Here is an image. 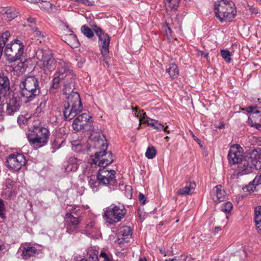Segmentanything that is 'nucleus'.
<instances>
[{
	"label": "nucleus",
	"mask_w": 261,
	"mask_h": 261,
	"mask_svg": "<svg viewBox=\"0 0 261 261\" xmlns=\"http://www.w3.org/2000/svg\"><path fill=\"white\" fill-rule=\"evenodd\" d=\"M160 251V252H161L162 254H164V255H165V256L166 255V253H165V250H163V249H161Z\"/></svg>",
	"instance_id": "680f3d73"
},
{
	"label": "nucleus",
	"mask_w": 261,
	"mask_h": 261,
	"mask_svg": "<svg viewBox=\"0 0 261 261\" xmlns=\"http://www.w3.org/2000/svg\"><path fill=\"white\" fill-rule=\"evenodd\" d=\"M232 208H233V205H232V203L230 202H229V201L224 203L221 206L222 211L225 212V213L230 212L231 211Z\"/></svg>",
	"instance_id": "ea45409f"
},
{
	"label": "nucleus",
	"mask_w": 261,
	"mask_h": 261,
	"mask_svg": "<svg viewBox=\"0 0 261 261\" xmlns=\"http://www.w3.org/2000/svg\"><path fill=\"white\" fill-rule=\"evenodd\" d=\"M165 261H174V258H172V259H166Z\"/></svg>",
	"instance_id": "0e129e2a"
},
{
	"label": "nucleus",
	"mask_w": 261,
	"mask_h": 261,
	"mask_svg": "<svg viewBox=\"0 0 261 261\" xmlns=\"http://www.w3.org/2000/svg\"><path fill=\"white\" fill-rule=\"evenodd\" d=\"M261 113V110H256L254 112L251 114L248 118V123L251 127H253L261 130V115L259 113Z\"/></svg>",
	"instance_id": "aec40b11"
},
{
	"label": "nucleus",
	"mask_w": 261,
	"mask_h": 261,
	"mask_svg": "<svg viewBox=\"0 0 261 261\" xmlns=\"http://www.w3.org/2000/svg\"><path fill=\"white\" fill-rule=\"evenodd\" d=\"M212 195L214 201L216 203L225 200L227 197L226 192L220 185L213 188Z\"/></svg>",
	"instance_id": "a211bd4d"
},
{
	"label": "nucleus",
	"mask_w": 261,
	"mask_h": 261,
	"mask_svg": "<svg viewBox=\"0 0 261 261\" xmlns=\"http://www.w3.org/2000/svg\"><path fill=\"white\" fill-rule=\"evenodd\" d=\"M47 5H48V6H51L52 4H51L50 3L48 2L47 3Z\"/></svg>",
	"instance_id": "774afa93"
},
{
	"label": "nucleus",
	"mask_w": 261,
	"mask_h": 261,
	"mask_svg": "<svg viewBox=\"0 0 261 261\" xmlns=\"http://www.w3.org/2000/svg\"><path fill=\"white\" fill-rule=\"evenodd\" d=\"M30 118H27L23 115L19 116L17 118V122L19 124H25L29 120Z\"/></svg>",
	"instance_id": "c03bdc74"
},
{
	"label": "nucleus",
	"mask_w": 261,
	"mask_h": 261,
	"mask_svg": "<svg viewBox=\"0 0 261 261\" xmlns=\"http://www.w3.org/2000/svg\"><path fill=\"white\" fill-rule=\"evenodd\" d=\"M36 55L39 61L40 68L46 73L53 71L58 65V62L57 63L50 49H39L36 51Z\"/></svg>",
	"instance_id": "1a4fd4ad"
},
{
	"label": "nucleus",
	"mask_w": 261,
	"mask_h": 261,
	"mask_svg": "<svg viewBox=\"0 0 261 261\" xmlns=\"http://www.w3.org/2000/svg\"><path fill=\"white\" fill-rule=\"evenodd\" d=\"M74 77L75 75L73 71L70 69V64L63 60H60L58 63L57 70L54 74L49 92L55 93L56 90L60 87V84L63 81L71 79Z\"/></svg>",
	"instance_id": "39448f33"
},
{
	"label": "nucleus",
	"mask_w": 261,
	"mask_h": 261,
	"mask_svg": "<svg viewBox=\"0 0 261 261\" xmlns=\"http://www.w3.org/2000/svg\"><path fill=\"white\" fill-rule=\"evenodd\" d=\"M51 147L55 150L58 149L61 147V144L59 142V140L54 139L51 143Z\"/></svg>",
	"instance_id": "49530a36"
},
{
	"label": "nucleus",
	"mask_w": 261,
	"mask_h": 261,
	"mask_svg": "<svg viewBox=\"0 0 261 261\" xmlns=\"http://www.w3.org/2000/svg\"><path fill=\"white\" fill-rule=\"evenodd\" d=\"M256 108L253 106H249L245 108V110L249 113H253L256 110Z\"/></svg>",
	"instance_id": "603ef678"
},
{
	"label": "nucleus",
	"mask_w": 261,
	"mask_h": 261,
	"mask_svg": "<svg viewBox=\"0 0 261 261\" xmlns=\"http://www.w3.org/2000/svg\"><path fill=\"white\" fill-rule=\"evenodd\" d=\"M89 185L90 188L92 189L93 191L97 192L98 190V181L96 179V176L92 175L89 177Z\"/></svg>",
	"instance_id": "7c9ffc66"
},
{
	"label": "nucleus",
	"mask_w": 261,
	"mask_h": 261,
	"mask_svg": "<svg viewBox=\"0 0 261 261\" xmlns=\"http://www.w3.org/2000/svg\"><path fill=\"white\" fill-rule=\"evenodd\" d=\"M82 163V160L79 159L75 156H71L68 160V164L65 169L66 172L76 171Z\"/></svg>",
	"instance_id": "b1692460"
},
{
	"label": "nucleus",
	"mask_w": 261,
	"mask_h": 261,
	"mask_svg": "<svg viewBox=\"0 0 261 261\" xmlns=\"http://www.w3.org/2000/svg\"><path fill=\"white\" fill-rule=\"evenodd\" d=\"M81 3L87 6H92L94 5V2H90L89 0H82Z\"/></svg>",
	"instance_id": "864d4df0"
},
{
	"label": "nucleus",
	"mask_w": 261,
	"mask_h": 261,
	"mask_svg": "<svg viewBox=\"0 0 261 261\" xmlns=\"http://www.w3.org/2000/svg\"><path fill=\"white\" fill-rule=\"evenodd\" d=\"M65 219L66 231L71 234L76 231L82 220L81 217H75L72 213H67L65 214Z\"/></svg>",
	"instance_id": "dca6fc26"
},
{
	"label": "nucleus",
	"mask_w": 261,
	"mask_h": 261,
	"mask_svg": "<svg viewBox=\"0 0 261 261\" xmlns=\"http://www.w3.org/2000/svg\"><path fill=\"white\" fill-rule=\"evenodd\" d=\"M30 28H31L32 31L34 32L35 36L37 37V39L39 40L40 42H41L42 40L45 38V36L42 33V32L39 31L38 28L36 27H33L30 25Z\"/></svg>",
	"instance_id": "c9c22d12"
},
{
	"label": "nucleus",
	"mask_w": 261,
	"mask_h": 261,
	"mask_svg": "<svg viewBox=\"0 0 261 261\" xmlns=\"http://www.w3.org/2000/svg\"><path fill=\"white\" fill-rule=\"evenodd\" d=\"M192 137L193 139L199 144L200 145L201 141L199 139L196 137L194 134H192Z\"/></svg>",
	"instance_id": "bf43d9fd"
},
{
	"label": "nucleus",
	"mask_w": 261,
	"mask_h": 261,
	"mask_svg": "<svg viewBox=\"0 0 261 261\" xmlns=\"http://www.w3.org/2000/svg\"><path fill=\"white\" fill-rule=\"evenodd\" d=\"M46 102L45 101L41 102L39 106L35 110V114L38 115L43 112L45 108Z\"/></svg>",
	"instance_id": "37998d69"
},
{
	"label": "nucleus",
	"mask_w": 261,
	"mask_h": 261,
	"mask_svg": "<svg viewBox=\"0 0 261 261\" xmlns=\"http://www.w3.org/2000/svg\"><path fill=\"white\" fill-rule=\"evenodd\" d=\"M261 169V151H253L250 155H245L240 163L237 175L248 174Z\"/></svg>",
	"instance_id": "20e7f679"
},
{
	"label": "nucleus",
	"mask_w": 261,
	"mask_h": 261,
	"mask_svg": "<svg viewBox=\"0 0 261 261\" xmlns=\"http://www.w3.org/2000/svg\"><path fill=\"white\" fill-rule=\"evenodd\" d=\"M28 22L30 23L29 24V27H30V25H32L33 27H36V20L35 18H32L31 17H29L27 19Z\"/></svg>",
	"instance_id": "8fccbe9b"
},
{
	"label": "nucleus",
	"mask_w": 261,
	"mask_h": 261,
	"mask_svg": "<svg viewBox=\"0 0 261 261\" xmlns=\"http://www.w3.org/2000/svg\"><path fill=\"white\" fill-rule=\"evenodd\" d=\"M254 179L256 181V184H261V173L259 176H256Z\"/></svg>",
	"instance_id": "4d7b16f0"
},
{
	"label": "nucleus",
	"mask_w": 261,
	"mask_h": 261,
	"mask_svg": "<svg viewBox=\"0 0 261 261\" xmlns=\"http://www.w3.org/2000/svg\"><path fill=\"white\" fill-rule=\"evenodd\" d=\"M156 154V150L155 147L152 146L147 148L145 153V155L148 159H152L155 156Z\"/></svg>",
	"instance_id": "e433bc0d"
},
{
	"label": "nucleus",
	"mask_w": 261,
	"mask_h": 261,
	"mask_svg": "<svg viewBox=\"0 0 261 261\" xmlns=\"http://www.w3.org/2000/svg\"><path fill=\"white\" fill-rule=\"evenodd\" d=\"M197 55L198 56H201L202 57H204V58L207 59L208 57V53H205L203 51L198 50Z\"/></svg>",
	"instance_id": "3c124183"
},
{
	"label": "nucleus",
	"mask_w": 261,
	"mask_h": 261,
	"mask_svg": "<svg viewBox=\"0 0 261 261\" xmlns=\"http://www.w3.org/2000/svg\"><path fill=\"white\" fill-rule=\"evenodd\" d=\"M118 243L124 244L128 242L132 238V229L130 227L123 226L120 227L119 232Z\"/></svg>",
	"instance_id": "6ab92c4d"
},
{
	"label": "nucleus",
	"mask_w": 261,
	"mask_h": 261,
	"mask_svg": "<svg viewBox=\"0 0 261 261\" xmlns=\"http://www.w3.org/2000/svg\"><path fill=\"white\" fill-rule=\"evenodd\" d=\"M180 0H165V5L167 9L176 10L178 7Z\"/></svg>",
	"instance_id": "2f4dec72"
},
{
	"label": "nucleus",
	"mask_w": 261,
	"mask_h": 261,
	"mask_svg": "<svg viewBox=\"0 0 261 261\" xmlns=\"http://www.w3.org/2000/svg\"><path fill=\"white\" fill-rule=\"evenodd\" d=\"M254 221L257 232L261 234V206H257L255 208Z\"/></svg>",
	"instance_id": "a878e982"
},
{
	"label": "nucleus",
	"mask_w": 261,
	"mask_h": 261,
	"mask_svg": "<svg viewBox=\"0 0 261 261\" xmlns=\"http://www.w3.org/2000/svg\"><path fill=\"white\" fill-rule=\"evenodd\" d=\"M28 2L31 3H38L40 0H27Z\"/></svg>",
	"instance_id": "052dcab7"
},
{
	"label": "nucleus",
	"mask_w": 261,
	"mask_h": 261,
	"mask_svg": "<svg viewBox=\"0 0 261 261\" xmlns=\"http://www.w3.org/2000/svg\"><path fill=\"white\" fill-rule=\"evenodd\" d=\"M86 149V147L84 146L81 144H73L72 150L77 152H81L84 151Z\"/></svg>",
	"instance_id": "79ce46f5"
},
{
	"label": "nucleus",
	"mask_w": 261,
	"mask_h": 261,
	"mask_svg": "<svg viewBox=\"0 0 261 261\" xmlns=\"http://www.w3.org/2000/svg\"><path fill=\"white\" fill-rule=\"evenodd\" d=\"M99 169L96 175V179L98 181V184L102 186H114L116 183L115 179L116 172L114 170L108 171L105 170L106 167L98 166Z\"/></svg>",
	"instance_id": "f8f14e48"
},
{
	"label": "nucleus",
	"mask_w": 261,
	"mask_h": 261,
	"mask_svg": "<svg viewBox=\"0 0 261 261\" xmlns=\"http://www.w3.org/2000/svg\"><path fill=\"white\" fill-rule=\"evenodd\" d=\"M81 30L82 33L89 38H91L94 36V33L92 30L86 25L82 26Z\"/></svg>",
	"instance_id": "f704fd0d"
},
{
	"label": "nucleus",
	"mask_w": 261,
	"mask_h": 261,
	"mask_svg": "<svg viewBox=\"0 0 261 261\" xmlns=\"http://www.w3.org/2000/svg\"><path fill=\"white\" fill-rule=\"evenodd\" d=\"M161 130H163V131L165 132L166 133H167V134H169L170 133V131L168 130V126H166L165 127L163 125V128L161 129Z\"/></svg>",
	"instance_id": "13d9d810"
},
{
	"label": "nucleus",
	"mask_w": 261,
	"mask_h": 261,
	"mask_svg": "<svg viewBox=\"0 0 261 261\" xmlns=\"http://www.w3.org/2000/svg\"><path fill=\"white\" fill-rule=\"evenodd\" d=\"M146 123H147L148 125L151 126L158 130H161V129L163 128V125L161 123L150 118L148 119Z\"/></svg>",
	"instance_id": "72a5a7b5"
},
{
	"label": "nucleus",
	"mask_w": 261,
	"mask_h": 261,
	"mask_svg": "<svg viewBox=\"0 0 261 261\" xmlns=\"http://www.w3.org/2000/svg\"><path fill=\"white\" fill-rule=\"evenodd\" d=\"M195 184L194 183L189 182L188 185H186L183 188L178 190L177 194L182 196L190 195L195 189Z\"/></svg>",
	"instance_id": "bb28decb"
},
{
	"label": "nucleus",
	"mask_w": 261,
	"mask_h": 261,
	"mask_svg": "<svg viewBox=\"0 0 261 261\" xmlns=\"http://www.w3.org/2000/svg\"><path fill=\"white\" fill-rule=\"evenodd\" d=\"M93 30L96 35L98 37L100 41V47L101 54L103 56L105 63L109 66V62L108 61V58L107 56L109 52V46L110 43V39L109 36L105 33L103 30L97 25L93 26Z\"/></svg>",
	"instance_id": "9b49d317"
},
{
	"label": "nucleus",
	"mask_w": 261,
	"mask_h": 261,
	"mask_svg": "<svg viewBox=\"0 0 261 261\" xmlns=\"http://www.w3.org/2000/svg\"><path fill=\"white\" fill-rule=\"evenodd\" d=\"M219 127L220 128H224V124H222H222H221V125L219 126Z\"/></svg>",
	"instance_id": "e2e57ef3"
},
{
	"label": "nucleus",
	"mask_w": 261,
	"mask_h": 261,
	"mask_svg": "<svg viewBox=\"0 0 261 261\" xmlns=\"http://www.w3.org/2000/svg\"><path fill=\"white\" fill-rule=\"evenodd\" d=\"M37 249L35 247L28 246H24L23 247L21 256L23 259L27 260L29 259L30 257L34 256L36 253H37Z\"/></svg>",
	"instance_id": "393cba45"
},
{
	"label": "nucleus",
	"mask_w": 261,
	"mask_h": 261,
	"mask_svg": "<svg viewBox=\"0 0 261 261\" xmlns=\"http://www.w3.org/2000/svg\"><path fill=\"white\" fill-rule=\"evenodd\" d=\"M216 16L221 22L231 21L237 13L234 3L230 0H221L215 3Z\"/></svg>",
	"instance_id": "423d86ee"
},
{
	"label": "nucleus",
	"mask_w": 261,
	"mask_h": 261,
	"mask_svg": "<svg viewBox=\"0 0 261 261\" xmlns=\"http://www.w3.org/2000/svg\"><path fill=\"white\" fill-rule=\"evenodd\" d=\"M249 10H250V11L251 12V13L252 14H256L258 13V10L256 8H255V7H250L249 8Z\"/></svg>",
	"instance_id": "5fc2aeb1"
},
{
	"label": "nucleus",
	"mask_w": 261,
	"mask_h": 261,
	"mask_svg": "<svg viewBox=\"0 0 261 261\" xmlns=\"http://www.w3.org/2000/svg\"><path fill=\"white\" fill-rule=\"evenodd\" d=\"M103 212V218L108 223L112 225L121 221L126 214L127 210L120 203H113L104 208Z\"/></svg>",
	"instance_id": "6e6552de"
},
{
	"label": "nucleus",
	"mask_w": 261,
	"mask_h": 261,
	"mask_svg": "<svg viewBox=\"0 0 261 261\" xmlns=\"http://www.w3.org/2000/svg\"><path fill=\"white\" fill-rule=\"evenodd\" d=\"M243 149L240 145H232L227 155L229 163L232 165L240 163L243 158Z\"/></svg>",
	"instance_id": "2eb2a0df"
},
{
	"label": "nucleus",
	"mask_w": 261,
	"mask_h": 261,
	"mask_svg": "<svg viewBox=\"0 0 261 261\" xmlns=\"http://www.w3.org/2000/svg\"><path fill=\"white\" fill-rule=\"evenodd\" d=\"M27 134L28 140L33 148L38 149L45 146L49 140L50 132L47 127L34 126Z\"/></svg>",
	"instance_id": "7ed1b4c3"
},
{
	"label": "nucleus",
	"mask_w": 261,
	"mask_h": 261,
	"mask_svg": "<svg viewBox=\"0 0 261 261\" xmlns=\"http://www.w3.org/2000/svg\"><path fill=\"white\" fill-rule=\"evenodd\" d=\"M98 252L96 250L94 252L89 250L88 252V261H99V259L98 257Z\"/></svg>",
	"instance_id": "4c0bfd02"
},
{
	"label": "nucleus",
	"mask_w": 261,
	"mask_h": 261,
	"mask_svg": "<svg viewBox=\"0 0 261 261\" xmlns=\"http://www.w3.org/2000/svg\"><path fill=\"white\" fill-rule=\"evenodd\" d=\"M27 163L24 155L21 153L11 154L7 158L6 166L10 169L17 171H19Z\"/></svg>",
	"instance_id": "4468645a"
},
{
	"label": "nucleus",
	"mask_w": 261,
	"mask_h": 261,
	"mask_svg": "<svg viewBox=\"0 0 261 261\" xmlns=\"http://www.w3.org/2000/svg\"><path fill=\"white\" fill-rule=\"evenodd\" d=\"M82 64H83V63H80V62H79V63H78L79 67H82Z\"/></svg>",
	"instance_id": "338daca9"
},
{
	"label": "nucleus",
	"mask_w": 261,
	"mask_h": 261,
	"mask_svg": "<svg viewBox=\"0 0 261 261\" xmlns=\"http://www.w3.org/2000/svg\"><path fill=\"white\" fill-rule=\"evenodd\" d=\"M5 185L7 188L11 189L14 186V181L10 178L7 179L6 180Z\"/></svg>",
	"instance_id": "de8ad7c7"
},
{
	"label": "nucleus",
	"mask_w": 261,
	"mask_h": 261,
	"mask_svg": "<svg viewBox=\"0 0 261 261\" xmlns=\"http://www.w3.org/2000/svg\"><path fill=\"white\" fill-rule=\"evenodd\" d=\"M258 185V184H256V181L254 179L252 181L250 182L248 185H246L243 188V190L244 192H252L254 191V190L256 189V186Z\"/></svg>",
	"instance_id": "473e14b6"
},
{
	"label": "nucleus",
	"mask_w": 261,
	"mask_h": 261,
	"mask_svg": "<svg viewBox=\"0 0 261 261\" xmlns=\"http://www.w3.org/2000/svg\"><path fill=\"white\" fill-rule=\"evenodd\" d=\"M5 210V205L4 203V201L2 199H0V217L3 219L5 218V215L4 213Z\"/></svg>",
	"instance_id": "a18cd8bd"
},
{
	"label": "nucleus",
	"mask_w": 261,
	"mask_h": 261,
	"mask_svg": "<svg viewBox=\"0 0 261 261\" xmlns=\"http://www.w3.org/2000/svg\"><path fill=\"white\" fill-rule=\"evenodd\" d=\"M71 33L65 34L62 36V40L66 42L72 48H77L80 46V42L76 35L73 34V32L69 30Z\"/></svg>",
	"instance_id": "5701e85b"
},
{
	"label": "nucleus",
	"mask_w": 261,
	"mask_h": 261,
	"mask_svg": "<svg viewBox=\"0 0 261 261\" xmlns=\"http://www.w3.org/2000/svg\"><path fill=\"white\" fill-rule=\"evenodd\" d=\"M139 261H147L145 258H140Z\"/></svg>",
	"instance_id": "69168bd1"
},
{
	"label": "nucleus",
	"mask_w": 261,
	"mask_h": 261,
	"mask_svg": "<svg viewBox=\"0 0 261 261\" xmlns=\"http://www.w3.org/2000/svg\"><path fill=\"white\" fill-rule=\"evenodd\" d=\"M168 66L169 67L166 71L170 77L173 79L177 77L179 74L177 66L174 63L169 64Z\"/></svg>",
	"instance_id": "c85d7f7f"
},
{
	"label": "nucleus",
	"mask_w": 261,
	"mask_h": 261,
	"mask_svg": "<svg viewBox=\"0 0 261 261\" xmlns=\"http://www.w3.org/2000/svg\"><path fill=\"white\" fill-rule=\"evenodd\" d=\"M92 143L95 148L100 150L95 153V158L92 159L91 164L100 167H106L113 162V154L111 152H107L108 144L103 136L97 134L93 137Z\"/></svg>",
	"instance_id": "f257e3e1"
},
{
	"label": "nucleus",
	"mask_w": 261,
	"mask_h": 261,
	"mask_svg": "<svg viewBox=\"0 0 261 261\" xmlns=\"http://www.w3.org/2000/svg\"><path fill=\"white\" fill-rule=\"evenodd\" d=\"M133 111L134 112V116L137 117L140 122L146 123L149 118L147 116L146 113L142 110H140L138 112V108L132 107Z\"/></svg>",
	"instance_id": "cd10ccee"
},
{
	"label": "nucleus",
	"mask_w": 261,
	"mask_h": 261,
	"mask_svg": "<svg viewBox=\"0 0 261 261\" xmlns=\"http://www.w3.org/2000/svg\"><path fill=\"white\" fill-rule=\"evenodd\" d=\"M20 103V98L18 95L13 94L7 102L6 113L8 115H13L15 113L19 111L21 106Z\"/></svg>",
	"instance_id": "f3484780"
},
{
	"label": "nucleus",
	"mask_w": 261,
	"mask_h": 261,
	"mask_svg": "<svg viewBox=\"0 0 261 261\" xmlns=\"http://www.w3.org/2000/svg\"><path fill=\"white\" fill-rule=\"evenodd\" d=\"M10 81L7 75L0 72V96H5L10 90Z\"/></svg>",
	"instance_id": "412c9836"
},
{
	"label": "nucleus",
	"mask_w": 261,
	"mask_h": 261,
	"mask_svg": "<svg viewBox=\"0 0 261 261\" xmlns=\"http://www.w3.org/2000/svg\"><path fill=\"white\" fill-rule=\"evenodd\" d=\"M20 93L25 102L32 101L40 94V88L37 78L30 76L22 80L19 84Z\"/></svg>",
	"instance_id": "f03ea898"
},
{
	"label": "nucleus",
	"mask_w": 261,
	"mask_h": 261,
	"mask_svg": "<svg viewBox=\"0 0 261 261\" xmlns=\"http://www.w3.org/2000/svg\"><path fill=\"white\" fill-rule=\"evenodd\" d=\"M174 261H193V258L188 255L182 254L174 258Z\"/></svg>",
	"instance_id": "a19ab883"
},
{
	"label": "nucleus",
	"mask_w": 261,
	"mask_h": 261,
	"mask_svg": "<svg viewBox=\"0 0 261 261\" xmlns=\"http://www.w3.org/2000/svg\"><path fill=\"white\" fill-rule=\"evenodd\" d=\"M94 225H95L94 221H91L89 223L87 224L86 227L88 229H91V228H93V227L94 226Z\"/></svg>",
	"instance_id": "6e6d98bb"
},
{
	"label": "nucleus",
	"mask_w": 261,
	"mask_h": 261,
	"mask_svg": "<svg viewBox=\"0 0 261 261\" xmlns=\"http://www.w3.org/2000/svg\"><path fill=\"white\" fill-rule=\"evenodd\" d=\"M74 77L71 79L66 80V82L64 84V88L63 90V94L65 95H69L73 92V81Z\"/></svg>",
	"instance_id": "c756f323"
},
{
	"label": "nucleus",
	"mask_w": 261,
	"mask_h": 261,
	"mask_svg": "<svg viewBox=\"0 0 261 261\" xmlns=\"http://www.w3.org/2000/svg\"><path fill=\"white\" fill-rule=\"evenodd\" d=\"M138 199L139 202L141 204L144 205L146 201V197L145 196L141 193H140L138 196Z\"/></svg>",
	"instance_id": "09e8293b"
},
{
	"label": "nucleus",
	"mask_w": 261,
	"mask_h": 261,
	"mask_svg": "<svg viewBox=\"0 0 261 261\" xmlns=\"http://www.w3.org/2000/svg\"><path fill=\"white\" fill-rule=\"evenodd\" d=\"M24 45L21 41L14 39L6 46L5 54L10 62L19 60L23 54Z\"/></svg>",
	"instance_id": "9d476101"
},
{
	"label": "nucleus",
	"mask_w": 261,
	"mask_h": 261,
	"mask_svg": "<svg viewBox=\"0 0 261 261\" xmlns=\"http://www.w3.org/2000/svg\"><path fill=\"white\" fill-rule=\"evenodd\" d=\"M0 13L4 18L8 21H10L18 16V12L16 9L12 7L0 8Z\"/></svg>",
	"instance_id": "4be33fe9"
},
{
	"label": "nucleus",
	"mask_w": 261,
	"mask_h": 261,
	"mask_svg": "<svg viewBox=\"0 0 261 261\" xmlns=\"http://www.w3.org/2000/svg\"><path fill=\"white\" fill-rule=\"evenodd\" d=\"M83 110V105L80 95L77 92H71L67 97V101L64 105L63 111L66 121H70L80 113Z\"/></svg>",
	"instance_id": "0eeeda50"
},
{
	"label": "nucleus",
	"mask_w": 261,
	"mask_h": 261,
	"mask_svg": "<svg viewBox=\"0 0 261 261\" xmlns=\"http://www.w3.org/2000/svg\"><path fill=\"white\" fill-rule=\"evenodd\" d=\"M221 54L223 59L227 62L230 63L231 61V54L230 52L227 49H222L221 50Z\"/></svg>",
	"instance_id": "58836bf2"
},
{
	"label": "nucleus",
	"mask_w": 261,
	"mask_h": 261,
	"mask_svg": "<svg viewBox=\"0 0 261 261\" xmlns=\"http://www.w3.org/2000/svg\"><path fill=\"white\" fill-rule=\"evenodd\" d=\"M90 118L89 115L86 113L79 115L72 122L73 129L76 132L92 130V121Z\"/></svg>",
	"instance_id": "ddd939ff"
}]
</instances>
